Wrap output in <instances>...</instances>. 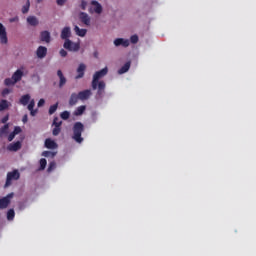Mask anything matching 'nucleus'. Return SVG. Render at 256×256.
Segmentation results:
<instances>
[{
  "instance_id": "nucleus-19",
  "label": "nucleus",
  "mask_w": 256,
  "mask_h": 256,
  "mask_svg": "<svg viewBox=\"0 0 256 256\" xmlns=\"http://www.w3.org/2000/svg\"><path fill=\"white\" fill-rule=\"evenodd\" d=\"M74 31L76 32V35L81 38L87 35V29H81L79 26H75Z\"/></svg>"
},
{
  "instance_id": "nucleus-47",
  "label": "nucleus",
  "mask_w": 256,
  "mask_h": 256,
  "mask_svg": "<svg viewBox=\"0 0 256 256\" xmlns=\"http://www.w3.org/2000/svg\"><path fill=\"white\" fill-rule=\"evenodd\" d=\"M93 56H94L95 58H98V57H99V52H98V50H95V51H94Z\"/></svg>"
},
{
  "instance_id": "nucleus-9",
  "label": "nucleus",
  "mask_w": 256,
  "mask_h": 256,
  "mask_svg": "<svg viewBox=\"0 0 256 256\" xmlns=\"http://www.w3.org/2000/svg\"><path fill=\"white\" fill-rule=\"evenodd\" d=\"M48 55V48L45 47V46H39L36 50V56L39 58V59H43L45 57H47Z\"/></svg>"
},
{
  "instance_id": "nucleus-1",
  "label": "nucleus",
  "mask_w": 256,
  "mask_h": 256,
  "mask_svg": "<svg viewBox=\"0 0 256 256\" xmlns=\"http://www.w3.org/2000/svg\"><path fill=\"white\" fill-rule=\"evenodd\" d=\"M107 74H108V68L105 67L99 71H96L95 74L93 75L91 87L93 90L98 89V92H96V98L101 99L103 97V95L105 94L106 83H105V81H99V80L102 79L103 77H105Z\"/></svg>"
},
{
  "instance_id": "nucleus-30",
  "label": "nucleus",
  "mask_w": 256,
  "mask_h": 256,
  "mask_svg": "<svg viewBox=\"0 0 256 256\" xmlns=\"http://www.w3.org/2000/svg\"><path fill=\"white\" fill-rule=\"evenodd\" d=\"M48 161L44 158L39 160L40 170H44L47 167Z\"/></svg>"
},
{
  "instance_id": "nucleus-44",
  "label": "nucleus",
  "mask_w": 256,
  "mask_h": 256,
  "mask_svg": "<svg viewBox=\"0 0 256 256\" xmlns=\"http://www.w3.org/2000/svg\"><path fill=\"white\" fill-rule=\"evenodd\" d=\"M15 136H16V135H15L14 133H10L9 136H8V141H9V142L13 141L14 138H15Z\"/></svg>"
},
{
  "instance_id": "nucleus-36",
  "label": "nucleus",
  "mask_w": 256,
  "mask_h": 256,
  "mask_svg": "<svg viewBox=\"0 0 256 256\" xmlns=\"http://www.w3.org/2000/svg\"><path fill=\"white\" fill-rule=\"evenodd\" d=\"M34 107H35V101L32 100V101L29 102L27 108H28L29 111H31V110H34Z\"/></svg>"
},
{
  "instance_id": "nucleus-33",
  "label": "nucleus",
  "mask_w": 256,
  "mask_h": 256,
  "mask_svg": "<svg viewBox=\"0 0 256 256\" xmlns=\"http://www.w3.org/2000/svg\"><path fill=\"white\" fill-rule=\"evenodd\" d=\"M53 125H54L55 127L61 128L62 121H59V118L56 117V118H54V120H53Z\"/></svg>"
},
{
  "instance_id": "nucleus-18",
  "label": "nucleus",
  "mask_w": 256,
  "mask_h": 256,
  "mask_svg": "<svg viewBox=\"0 0 256 256\" xmlns=\"http://www.w3.org/2000/svg\"><path fill=\"white\" fill-rule=\"evenodd\" d=\"M31 96L30 94H25V95H22L20 100H19V103L22 105V106H26L28 105L31 101Z\"/></svg>"
},
{
  "instance_id": "nucleus-16",
  "label": "nucleus",
  "mask_w": 256,
  "mask_h": 256,
  "mask_svg": "<svg viewBox=\"0 0 256 256\" xmlns=\"http://www.w3.org/2000/svg\"><path fill=\"white\" fill-rule=\"evenodd\" d=\"M40 40L46 43H50L51 42V34L49 31H43L42 33H40Z\"/></svg>"
},
{
  "instance_id": "nucleus-3",
  "label": "nucleus",
  "mask_w": 256,
  "mask_h": 256,
  "mask_svg": "<svg viewBox=\"0 0 256 256\" xmlns=\"http://www.w3.org/2000/svg\"><path fill=\"white\" fill-rule=\"evenodd\" d=\"M24 76V73L21 69H17L14 74H12L11 78L5 79V85L6 86H13L17 82L21 81Z\"/></svg>"
},
{
  "instance_id": "nucleus-15",
  "label": "nucleus",
  "mask_w": 256,
  "mask_h": 256,
  "mask_svg": "<svg viewBox=\"0 0 256 256\" xmlns=\"http://www.w3.org/2000/svg\"><path fill=\"white\" fill-rule=\"evenodd\" d=\"M45 148L46 149H58V144L55 141H53L52 139L47 138L45 140Z\"/></svg>"
},
{
  "instance_id": "nucleus-4",
  "label": "nucleus",
  "mask_w": 256,
  "mask_h": 256,
  "mask_svg": "<svg viewBox=\"0 0 256 256\" xmlns=\"http://www.w3.org/2000/svg\"><path fill=\"white\" fill-rule=\"evenodd\" d=\"M21 177V174L19 170L15 169L12 170L11 172H8L7 178H6V183H5V188L9 187L12 185L13 181H18Z\"/></svg>"
},
{
  "instance_id": "nucleus-22",
  "label": "nucleus",
  "mask_w": 256,
  "mask_h": 256,
  "mask_svg": "<svg viewBox=\"0 0 256 256\" xmlns=\"http://www.w3.org/2000/svg\"><path fill=\"white\" fill-rule=\"evenodd\" d=\"M27 23L30 25V26H38L39 25V20L34 17V16H30L27 18Z\"/></svg>"
},
{
  "instance_id": "nucleus-6",
  "label": "nucleus",
  "mask_w": 256,
  "mask_h": 256,
  "mask_svg": "<svg viewBox=\"0 0 256 256\" xmlns=\"http://www.w3.org/2000/svg\"><path fill=\"white\" fill-rule=\"evenodd\" d=\"M63 47L68 51L77 52L80 49V44L67 40L64 42Z\"/></svg>"
},
{
  "instance_id": "nucleus-37",
  "label": "nucleus",
  "mask_w": 256,
  "mask_h": 256,
  "mask_svg": "<svg viewBox=\"0 0 256 256\" xmlns=\"http://www.w3.org/2000/svg\"><path fill=\"white\" fill-rule=\"evenodd\" d=\"M59 55L61 57H67L68 56V52H67V50L61 49V50H59Z\"/></svg>"
},
{
  "instance_id": "nucleus-12",
  "label": "nucleus",
  "mask_w": 256,
  "mask_h": 256,
  "mask_svg": "<svg viewBox=\"0 0 256 256\" xmlns=\"http://www.w3.org/2000/svg\"><path fill=\"white\" fill-rule=\"evenodd\" d=\"M70 37H71V28L69 26H66L62 29L61 39L67 41V40H70L69 39Z\"/></svg>"
},
{
  "instance_id": "nucleus-50",
  "label": "nucleus",
  "mask_w": 256,
  "mask_h": 256,
  "mask_svg": "<svg viewBox=\"0 0 256 256\" xmlns=\"http://www.w3.org/2000/svg\"><path fill=\"white\" fill-rule=\"evenodd\" d=\"M38 4H40L43 0H36Z\"/></svg>"
},
{
  "instance_id": "nucleus-35",
  "label": "nucleus",
  "mask_w": 256,
  "mask_h": 256,
  "mask_svg": "<svg viewBox=\"0 0 256 256\" xmlns=\"http://www.w3.org/2000/svg\"><path fill=\"white\" fill-rule=\"evenodd\" d=\"M60 132H61V127H54V129L52 131L53 136H55V137L59 136Z\"/></svg>"
},
{
  "instance_id": "nucleus-45",
  "label": "nucleus",
  "mask_w": 256,
  "mask_h": 256,
  "mask_svg": "<svg viewBox=\"0 0 256 256\" xmlns=\"http://www.w3.org/2000/svg\"><path fill=\"white\" fill-rule=\"evenodd\" d=\"M9 120V115H6L4 118L1 119V123H7V121Z\"/></svg>"
},
{
  "instance_id": "nucleus-31",
  "label": "nucleus",
  "mask_w": 256,
  "mask_h": 256,
  "mask_svg": "<svg viewBox=\"0 0 256 256\" xmlns=\"http://www.w3.org/2000/svg\"><path fill=\"white\" fill-rule=\"evenodd\" d=\"M56 167H57V164L54 161L50 162L47 168V172L48 173L52 172Z\"/></svg>"
},
{
  "instance_id": "nucleus-10",
  "label": "nucleus",
  "mask_w": 256,
  "mask_h": 256,
  "mask_svg": "<svg viewBox=\"0 0 256 256\" xmlns=\"http://www.w3.org/2000/svg\"><path fill=\"white\" fill-rule=\"evenodd\" d=\"M130 42L128 39H124V38H117L114 40V46L115 47H129Z\"/></svg>"
},
{
  "instance_id": "nucleus-42",
  "label": "nucleus",
  "mask_w": 256,
  "mask_h": 256,
  "mask_svg": "<svg viewBox=\"0 0 256 256\" xmlns=\"http://www.w3.org/2000/svg\"><path fill=\"white\" fill-rule=\"evenodd\" d=\"M45 105V100L44 99H40L37 103L38 107H43Z\"/></svg>"
},
{
  "instance_id": "nucleus-17",
  "label": "nucleus",
  "mask_w": 256,
  "mask_h": 256,
  "mask_svg": "<svg viewBox=\"0 0 256 256\" xmlns=\"http://www.w3.org/2000/svg\"><path fill=\"white\" fill-rule=\"evenodd\" d=\"M80 20H81V22L84 23L86 26H90L91 21H90L89 15H88L87 13L81 12V13H80Z\"/></svg>"
},
{
  "instance_id": "nucleus-20",
  "label": "nucleus",
  "mask_w": 256,
  "mask_h": 256,
  "mask_svg": "<svg viewBox=\"0 0 256 256\" xmlns=\"http://www.w3.org/2000/svg\"><path fill=\"white\" fill-rule=\"evenodd\" d=\"M91 5H94V12L95 13H102V6L97 0H92Z\"/></svg>"
},
{
  "instance_id": "nucleus-5",
  "label": "nucleus",
  "mask_w": 256,
  "mask_h": 256,
  "mask_svg": "<svg viewBox=\"0 0 256 256\" xmlns=\"http://www.w3.org/2000/svg\"><path fill=\"white\" fill-rule=\"evenodd\" d=\"M13 197H14V193H10V194H7V196L2 197L0 199V210H4L10 205Z\"/></svg>"
},
{
  "instance_id": "nucleus-38",
  "label": "nucleus",
  "mask_w": 256,
  "mask_h": 256,
  "mask_svg": "<svg viewBox=\"0 0 256 256\" xmlns=\"http://www.w3.org/2000/svg\"><path fill=\"white\" fill-rule=\"evenodd\" d=\"M9 93H11V90H9L8 88H5L4 90H2L1 95H2V97H5V96H7Z\"/></svg>"
},
{
  "instance_id": "nucleus-26",
  "label": "nucleus",
  "mask_w": 256,
  "mask_h": 256,
  "mask_svg": "<svg viewBox=\"0 0 256 256\" xmlns=\"http://www.w3.org/2000/svg\"><path fill=\"white\" fill-rule=\"evenodd\" d=\"M85 111H86V106H85V105H82V106H80V107H77V109H76L75 112H74V115L80 116V115H82L83 113H85Z\"/></svg>"
},
{
  "instance_id": "nucleus-40",
  "label": "nucleus",
  "mask_w": 256,
  "mask_h": 256,
  "mask_svg": "<svg viewBox=\"0 0 256 256\" xmlns=\"http://www.w3.org/2000/svg\"><path fill=\"white\" fill-rule=\"evenodd\" d=\"M21 131H22L21 127H20V126H16L15 129H14V131H12V133H14L15 135H17V134L21 133Z\"/></svg>"
},
{
  "instance_id": "nucleus-46",
  "label": "nucleus",
  "mask_w": 256,
  "mask_h": 256,
  "mask_svg": "<svg viewBox=\"0 0 256 256\" xmlns=\"http://www.w3.org/2000/svg\"><path fill=\"white\" fill-rule=\"evenodd\" d=\"M28 121V116L24 115V117H22V123H27Z\"/></svg>"
},
{
  "instance_id": "nucleus-28",
  "label": "nucleus",
  "mask_w": 256,
  "mask_h": 256,
  "mask_svg": "<svg viewBox=\"0 0 256 256\" xmlns=\"http://www.w3.org/2000/svg\"><path fill=\"white\" fill-rule=\"evenodd\" d=\"M55 156H57V152L44 151L42 153V157L54 158Z\"/></svg>"
},
{
  "instance_id": "nucleus-32",
  "label": "nucleus",
  "mask_w": 256,
  "mask_h": 256,
  "mask_svg": "<svg viewBox=\"0 0 256 256\" xmlns=\"http://www.w3.org/2000/svg\"><path fill=\"white\" fill-rule=\"evenodd\" d=\"M61 118H62L63 120H68V119L70 118V112L67 111V110L63 111V112L61 113Z\"/></svg>"
},
{
  "instance_id": "nucleus-29",
  "label": "nucleus",
  "mask_w": 256,
  "mask_h": 256,
  "mask_svg": "<svg viewBox=\"0 0 256 256\" xmlns=\"http://www.w3.org/2000/svg\"><path fill=\"white\" fill-rule=\"evenodd\" d=\"M15 218V211L14 209H9L7 212V220L8 221H13Z\"/></svg>"
},
{
  "instance_id": "nucleus-49",
  "label": "nucleus",
  "mask_w": 256,
  "mask_h": 256,
  "mask_svg": "<svg viewBox=\"0 0 256 256\" xmlns=\"http://www.w3.org/2000/svg\"><path fill=\"white\" fill-rule=\"evenodd\" d=\"M16 21V18H11L10 23H14Z\"/></svg>"
},
{
  "instance_id": "nucleus-43",
  "label": "nucleus",
  "mask_w": 256,
  "mask_h": 256,
  "mask_svg": "<svg viewBox=\"0 0 256 256\" xmlns=\"http://www.w3.org/2000/svg\"><path fill=\"white\" fill-rule=\"evenodd\" d=\"M66 2L67 0H56L57 5L59 6H63Z\"/></svg>"
},
{
  "instance_id": "nucleus-34",
  "label": "nucleus",
  "mask_w": 256,
  "mask_h": 256,
  "mask_svg": "<svg viewBox=\"0 0 256 256\" xmlns=\"http://www.w3.org/2000/svg\"><path fill=\"white\" fill-rule=\"evenodd\" d=\"M138 41H139V38H138V36H137L136 34H134V35L131 36L130 42H131L132 44H137Z\"/></svg>"
},
{
  "instance_id": "nucleus-25",
  "label": "nucleus",
  "mask_w": 256,
  "mask_h": 256,
  "mask_svg": "<svg viewBox=\"0 0 256 256\" xmlns=\"http://www.w3.org/2000/svg\"><path fill=\"white\" fill-rule=\"evenodd\" d=\"M30 6H31L30 0H27V1H26V4H25L24 6H22V8H21V13H22V14L29 13V11H30Z\"/></svg>"
},
{
  "instance_id": "nucleus-2",
  "label": "nucleus",
  "mask_w": 256,
  "mask_h": 256,
  "mask_svg": "<svg viewBox=\"0 0 256 256\" xmlns=\"http://www.w3.org/2000/svg\"><path fill=\"white\" fill-rule=\"evenodd\" d=\"M72 131V139L78 144H81L84 141V139L82 138V132L85 131V125L81 122H75L72 127Z\"/></svg>"
},
{
  "instance_id": "nucleus-41",
  "label": "nucleus",
  "mask_w": 256,
  "mask_h": 256,
  "mask_svg": "<svg viewBox=\"0 0 256 256\" xmlns=\"http://www.w3.org/2000/svg\"><path fill=\"white\" fill-rule=\"evenodd\" d=\"M86 7H87V2H86V0H82V1H81V9H82V10H86Z\"/></svg>"
},
{
  "instance_id": "nucleus-23",
  "label": "nucleus",
  "mask_w": 256,
  "mask_h": 256,
  "mask_svg": "<svg viewBox=\"0 0 256 256\" xmlns=\"http://www.w3.org/2000/svg\"><path fill=\"white\" fill-rule=\"evenodd\" d=\"M79 100L80 98L78 97L77 93H72L69 101L70 106H75Z\"/></svg>"
},
{
  "instance_id": "nucleus-27",
  "label": "nucleus",
  "mask_w": 256,
  "mask_h": 256,
  "mask_svg": "<svg viewBox=\"0 0 256 256\" xmlns=\"http://www.w3.org/2000/svg\"><path fill=\"white\" fill-rule=\"evenodd\" d=\"M59 107V103H55L54 105L49 107L48 114L53 115L55 112H57Z\"/></svg>"
},
{
  "instance_id": "nucleus-11",
  "label": "nucleus",
  "mask_w": 256,
  "mask_h": 256,
  "mask_svg": "<svg viewBox=\"0 0 256 256\" xmlns=\"http://www.w3.org/2000/svg\"><path fill=\"white\" fill-rule=\"evenodd\" d=\"M77 95L80 100L85 101L91 97L92 92L90 89H86L84 91H81L80 93H77Z\"/></svg>"
},
{
  "instance_id": "nucleus-8",
  "label": "nucleus",
  "mask_w": 256,
  "mask_h": 256,
  "mask_svg": "<svg viewBox=\"0 0 256 256\" xmlns=\"http://www.w3.org/2000/svg\"><path fill=\"white\" fill-rule=\"evenodd\" d=\"M8 38H7V32L5 26L0 23V43L1 44H7Z\"/></svg>"
},
{
  "instance_id": "nucleus-24",
  "label": "nucleus",
  "mask_w": 256,
  "mask_h": 256,
  "mask_svg": "<svg viewBox=\"0 0 256 256\" xmlns=\"http://www.w3.org/2000/svg\"><path fill=\"white\" fill-rule=\"evenodd\" d=\"M11 106V103L7 100L0 101V112L7 110Z\"/></svg>"
},
{
  "instance_id": "nucleus-39",
  "label": "nucleus",
  "mask_w": 256,
  "mask_h": 256,
  "mask_svg": "<svg viewBox=\"0 0 256 256\" xmlns=\"http://www.w3.org/2000/svg\"><path fill=\"white\" fill-rule=\"evenodd\" d=\"M7 130H8V124H6L5 126H2V127L0 128V134L6 133Z\"/></svg>"
},
{
  "instance_id": "nucleus-14",
  "label": "nucleus",
  "mask_w": 256,
  "mask_h": 256,
  "mask_svg": "<svg viewBox=\"0 0 256 256\" xmlns=\"http://www.w3.org/2000/svg\"><path fill=\"white\" fill-rule=\"evenodd\" d=\"M22 148V144L20 141L9 144L7 149L11 152H17Z\"/></svg>"
},
{
  "instance_id": "nucleus-7",
  "label": "nucleus",
  "mask_w": 256,
  "mask_h": 256,
  "mask_svg": "<svg viewBox=\"0 0 256 256\" xmlns=\"http://www.w3.org/2000/svg\"><path fill=\"white\" fill-rule=\"evenodd\" d=\"M86 69V64L81 63L80 65H78V68L76 69L77 75L75 76V80H80L85 77Z\"/></svg>"
},
{
  "instance_id": "nucleus-48",
  "label": "nucleus",
  "mask_w": 256,
  "mask_h": 256,
  "mask_svg": "<svg viewBox=\"0 0 256 256\" xmlns=\"http://www.w3.org/2000/svg\"><path fill=\"white\" fill-rule=\"evenodd\" d=\"M30 115L35 116L37 114V110H29Z\"/></svg>"
},
{
  "instance_id": "nucleus-13",
  "label": "nucleus",
  "mask_w": 256,
  "mask_h": 256,
  "mask_svg": "<svg viewBox=\"0 0 256 256\" xmlns=\"http://www.w3.org/2000/svg\"><path fill=\"white\" fill-rule=\"evenodd\" d=\"M57 76L59 78V88H63L67 84V78L63 75L61 70H57Z\"/></svg>"
},
{
  "instance_id": "nucleus-21",
  "label": "nucleus",
  "mask_w": 256,
  "mask_h": 256,
  "mask_svg": "<svg viewBox=\"0 0 256 256\" xmlns=\"http://www.w3.org/2000/svg\"><path fill=\"white\" fill-rule=\"evenodd\" d=\"M130 66H131V62L128 61L126 62L118 71V73L121 75V74H125L129 71L130 69Z\"/></svg>"
}]
</instances>
